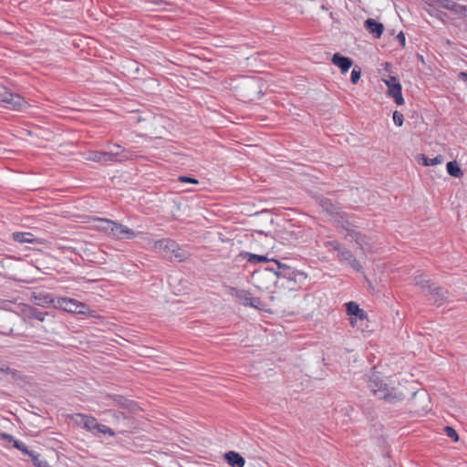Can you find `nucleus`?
Returning <instances> with one entry per match:
<instances>
[{
    "label": "nucleus",
    "mask_w": 467,
    "mask_h": 467,
    "mask_svg": "<svg viewBox=\"0 0 467 467\" xmlns=\"http://www.w3.org/2000/svg\"><path fill=\"white\" fill-rule=\"evenodd\" d=\"M275 263V279L284 278L288 282L302 283L306 279V275L301 271L293 269L291 266L281 263L278 260H273Z\"/></svg>",
    "instance_id": "4"
},
{
    "label": "nucleus",
    "mask_w": 467,
    "mask_h": 467,
    "mask_svg": "<svg viewBox=\"0 0 467 467\" xmlns=\"http://www.w3.org/2000/svg\"><path fill=\"white\" fill-rule=\"evenodd\" d=\"M397 39L402 47H405L406 38L403 32H400L397 36Z\"/></svg>",
    "instance_id": "43"
},
{
    "label": "nucleus",
    "mask_w": 467,
    "mask_h": 467,
    "mask_svg": "<svg viewBox=\"0 0 467 467\" xmlns=\"http://www.w3.org/2000/svg\"><path fill=\"white\" fill-rule=\"evenodd\" d=\"M179 182H188V183H192V184H198L199 183V181L193 177H190V176H180L179 177Z\"/></svg>",
    "instance_id": "41"
},
{
    "label": "nucleus",
    "mask_w": 467,
    "mask_h": 467,
    "mask_svg": "<svg viewBox=\"0 0 467 467\" xmlns=\"http://www.w3.org/2000/svg\"><path fill=\"white\" fill-rule=\"evenodd\" d=\"M55 308L76 314H86L88 309L84 303L69 297H57Z\"/></svg>",
    "instance_id": "8"
},
{
    "label": "nucleus",
    "mask_w": 467,
    "mask_h": 467,
    "mask_svg": "<svg viewBox=\"0 0 467 467\" xmlns=\"http://www.w3.org/2000/svg\"><path fill=\"white\" fill-rule=\"evenodd\" d=\"M117 152H108V151H98V150H89V161H96L106 163L109 161H117Z\"/></svg>",
    "instance_id": "17"
},
{
    "label": "nucleus",
    "mask_w": 467,
    "mask_h": 467,
    "mask_svg": "<svg viewBox=\"0 0 467 467\" xmlns=\"http://www.w3.org/2000/svg\"><path fill=\"white\" fill-rule=\"evenodd\" d=\"M1 333L3 335H13L14 334V331H13V328H8L6 330H4V331H1Z\"/></svg>",
    "instance_id": "46"
},
{
    "label": "nucleus",
    "mask_w": 467,
    "mask_h": 467,
    "mask_svg": "<svg viewBox=\"0 0 467 467\" xmlns=\"http://www.w3.org/2000/svg\"><path fill=\"white\" fill-rule=\"evenodd\" d=\"M240 256L243 259H245L248 263L254 264V265L262 263V262H270V261L273 262V260H274V259L267 258L265 255L254 254H252L249 252H242L240 254Z\"/></svg>",
    "instance_id": "24"
},
{
    "label": "nucleus",
    "mask_w": 467,
    "mask_h": 467,
    "mask_svg": "<svg viewBox=\"0 0 467 467\" xmlns=\"http://www.w3.org/2000/svg\"><path fill=\"white\" fill-rule=\"evenodd\" d=\"M446 169H447V172L449 173V175L455 177V178H460L463 174L461 166L459 165V163L456 161H449L446 164Z\"/></svg>",
    "instance_id": "26"
},
{
    "label": "nucleus",
    "mask_w": 467,
    "mask_h": 467,
    "mask_svg": "<svg viewBox=\"0 0 467 467\" xmlns=\"http://www.w3.org/2000/svg\"><path fill=\"white\" fill-rule=\"evenodd\" d=\"M112 224L113 221L109 219L89 215V231L95 230L110 235Z\"/></svg>",
    "instance_id": "11"
},
{
    "label": "nucleus",
    "mask_w": 467,
    "mask_h": 467,
    "mask_svg": "<svg viewBox=\"0 0 467 467\" xmlns=\"http://www.w3.org/2000/svg\"><path fill=\"white\" fill-rule=\"evenodd\" d=\"M364 26L370 34L374 35L376 38H379L384 30L383 24L373 18H368L364 22Z\"/></svg>",
    "instance_id": "21"
},
{
    "label": "nucleus",
    "mask_w": 467,
    "mask_h": 467,
    "mask_svg": "<svg viewBox=\"0 0 467 467\" xmlns=\"http://www.w3.org/2000/svg\"><path fill=\"white\" fill-rule=\"evenodd\" d=\"M347 237H349L351 240L355 241V243L360 246V248H363V244H366L365 241V235H363L361 233L357 232L355 230H348L347 234Z\"/></svg>",
    "instance_id": "29"
},
{
    "label": "nucleus",
    "mask_w": 467,
    "mask_h": 467,
    "mask_svg": "<svg viewBox=\"0 0 467 467\" xmlns=\"http://www.w3.org/2000/svg\"><path fill=\"white\" fill-rule=\"evenodd\" d=\"M270 299H271V300H275L274 296H270Z\"/></svg>",
    "instance_id": "53"
},
{
    "label": "nucleus",
    "mask_w": 467,
    "mask_h": 467,
    "mask_svg": "<svg viewBox=\"0 0 467 467\" xmlns=\"http://www.w3.org/2000/svg\"><path fill=\"white\" fill-rule=\"evenodd\" d=\"M88 262H89V268H90V267H91L90 264H91V263H94V262H96V261H95V259H93V258H89V259H88Z\"/></svg>",
    "instance_id": "50"
},
{
    "label": "nucleus",
    "mask_w": 467,
    "mask_h": 467,
    "mask_svg": "<svg viewBox=\"0 0 467 467\" xmlns=\"http://www.w3.org/2000/svg\"><path fill=\"white\" fill-rule=\"evenodd\" d=\"M78 417L81 418V423L83 425V428L88 429V417L81 414H78Z\"/></svg>",
    "instance_id": "44"
},
{
    "label": "nucleus",
    "mask_w": 467,
    "mask_h": 467,
    "mask_svg": "<svg viewBox=\"0 0 467 467\" xmlns=\"http://www.w3.org/2000/svg\"><path fill=\"white\" fill-rule=\"evenodd\" d=\"M415 285L420 287L423 290H429L433 286V283L431 280L426 279L424 275H418L414 277Z\"/></svg>",
    "instance_id": "30"
},
{
    "label": "nucleus",
    "mask_w": 467,
    "mask_h": 467,
    "mask_svg": "<svg viewBox=\"0 0 467 467\" xmlns=\"http://www.w3.org/2000/svg\"><path fill=\"white\" fill-rule=\"evenodd\" d=\"M334 251L337 252V257L340 262L347 264L356 272H361L363 267L358 260L356 259L353 253L337 241L329 243Z\"/></svg>",
    "instance_id": "5"
},
{
    "label": "nucleus",
    "mask_w": 467,
    "mask_h": 467,
    "mask_svg": "<svg viewBox=\"0 0 467 467\" xmlns=\"http://www.w3.org/2000/svg\"><path fill=\"white\" fill-rule=\"evenodd\" d=\"M252 278L255 286L261 290L268 289L271 285L276 283L274 267H265L254 271L252 275Z\"/></svg>",
    "instance_id": "6"
},
{
    "label": "nucleus",
    "mask_w": 467,
    "mask_h": 467,
    "mask_svg": "<svg viewBox=\"0 0 467 467\" xmlns=\"http://www.w3.org/2000/svg\"><path fill=\"white\" fill-rule=\"evenodd\" d=\"M423 164L425 166H434L443 162L444 158L442 155H437L436 157L430 159L425 155H422Z\"/></svg>",
    "instance_id": "33"
},
{
    "label": "nucleus",
    "mask_w": 467,
    "mask_h": 467,
    "mask_svg": "<svg viewBox=\"0 0 467 467\" xmlns=\"http://www.w3.org/2000/svg\"><path fill=\"white\" fill-rule=\"evenodd\" d=\"M331 61L335 66L340 68L342 73L348 72L353 66V60L350 57H345L339 53L334 54Z\"/></svg>",
    "instance_id": "20"
},
{
    "label": "nucleus",
    "mask_w": 467,
    "mask_h": 467,
    "mask_svg": "<svg viewBox=\"0 0 467 467\" xmlns=\"http://www.w3.org/2000/svg\"><path fill=\"white\" fill-rule=\"evenodd\" d=\"M361 72L358 68H353L350 75V80L353 84H357L360 79Z\"/></svg>",
    "instance_id": "40"
},
{
    "label": "nucleus",
    "mask_w": 467,
    "mask_h": 467,
    "mask_svg": "<svg viewBox=\"0 0 467 467\" xmlns=\"http://www.w3.org/2000/svg\"><path fill=\"white\" fill-rule=\"evenodd\" d=\"M0 370L6 371V370H8V367H5V365H3L2 367L0 366Z\"/></svg>",
    "instance_id": "48"
},
{
    "label": "nucleus",
    "mask_w": 467,
    "mask_h": 467,
    "mask_svg": "<svg viewBox=\"0 0 467 467\" xmlns=\"http://www.w3.org/2000/svg\"><path fill=\"white\" fill-rule=\"evenodd\" d=\"M109 399L112 400V404L126 410L130 413L136 412L139 410L137 402L125 396L112 394L109 396Z\"/></svg>",
    "instance_id": "12"
},
{
    "label": "nucleus",
    "mask_w": 467,
    "mask_h": 467,
    "mask_svg": "<svg viewBox=\"0 0 467 467\" xmlns=\"http://www.w3.org/2000/svg\"><path fill=\"white\" fill-rule=\"evenodd\" d=\"M345 306L348 316H354L357 319L360 320L361 322L368 321L367 312L360 308L356 302H348L345 304Z\"/></svg>",
    "instance_id": "18"
},
{
    "label": "nucleus",
    "mask_w": 467,
    "mask_h": 467,
    "mask_svg": "<svg viewBox=\"0 0 467 467\" xmlns=\"http://www.w3.org/2000/svg\"><path fill=\"white\" fill-rule=\"evenodd\" d=\"M357 320L350 319V324L354 327Z\"/></svg>",
    "instance_id": "51"
},
{
    "label": "nucleus",
    "mask_w": 467,
    "mask_h": 467,
    "mask_svg": "<svg viewBox=\"0 0 467 467\" xmlns=\"http://www.w3.org/2000/svg\"><path fill=\"white\" fill-rule=\"evenodd\" d=\"M228 293L230 296L234 297L239 304L244 306H249L250 301L252 300V294L249 291L230 286L228 288Z\"/></svg>",
    "instance_id": "16"
},
{
    "label": "nucleus",
    "mask_w": 467,
    "mask_h": 467,
    "mask_svg": "<svg viewBox=\"0 0 467 467\" xmlns=\"http://www.w3.org/2000/svg\"><path fill=\"white\" fill-rule=\"evenodd\" d=\"M13 446L19 450L24 455H30L33 451L28 450L27 446L19 440L14 441Z\"/></svg>",
    "instance_id": "36"
},
{
    "label": "nucleus",
    "mask_w": 467,
    "mask_h": 467,
    "mask_svg": "<svg viewBox=\"0 0 467 467\" xmlns=\"http://www.w3.org/2000/svg\"><path fill=\"white\" fill-rule=\"evenodd\" d=\"M89 432L97 438L114 437L116 432L105 424L97 422V419L89 415Z\"/></svg>",
    "instance_id": "9"
},
{
    "label": "nucleus",
    "mask_w": 467,
    "mask_h": 467,
    "mask_svg": "<svg viewBox=\"0 0 467 467\" xmlns=\"http://www.w3.org/2000/svg\"><path fill=\"white\" fill-rule=\"evenodd\" d=\"M249 306L260 311L269 312V310L266 308L265 304L258 297L252 296V300L250 301Z\"/></svg>",
    "instance_id": "35"
},
{
    "label": "nucleus",
    "mask_w": 467,
    "mask_h": 467,
    "mask_svg": "<svg viewBox=\"0 0 467 467\" xmlns=\"http://www.w3.org/2000/svg\"><path fill=\"white\" fill-rule=\"evenodd\" d=\"M0 101L6 109L13 110H21L26 106V101L22 96L10 92L4 87H0Z\"/></svg>",
    "instance_id": "7"
},
{
    "label": "nucleus",
    "mask_w": 467,
    "mask_h": 467,
    "mask_svg": "<svg viewBox=\"0 0 467 467\" xmlns=\"http://www.w3.org/2000/svg\"><path fill=\"white\" fill-rule=\"evenodd\" d=\"M263 82L256 78H244L240 85L239 95L244 101H255L264 95Z\"/></svg>",
    "instance_id": "3"
},
{
    "label": "nucleus",
    "mask_w": 467,
    "mask_h": 467,
    "mask_svg": "<svg viewBox=\"0 0 467 467\" xmlns=\"http://www.w3.org/2000/svg\"><path fill=\"white\" fill-rule=\"evenodd\" d=\"M88 344H89V349H90L91 348H93V347H94V346H93V342H92V341H90V340H89V341H88Z\"/></svg>",
    "instance_id": "52"
},
{
    "label": "nucleus",
    "mask_w": 467,
    "mask_h": 467,
    "mask_svg": "<svg viewBox=\"0 0 467 467\" xmlns=\"http://www.w3.org/2000/svg\"><path fill=\"white\" fill-rule=\"evenodd\" d=\"M428 292L432 296L435 303L441 305L446 299L447 291L443 288L435 285L433 283V286L428 290Z\"/></svg>",
    "instance_id": "25"
},
{
    "label": "nucleus",
    "mask_w": 467,
    "mask_h": 467,
    "mask_svg": "<svg viewBox=\"0 0 467 467\" xmlns=\"http://www.w3.org/2000/svg\"><path fill=\"white\" fill-rule=\"evenodd\" d=\"M110 235L118 239H133L135 238L136 234L132 229L113 222Z\"/></svg>",
    "instance_id": "15"
},
{
    "label": "nucleus",
    "mask_w": 467,
    "mask_h": 467,
    "mask_svg": "<svg viewBox=\"0 0 467 467\" xmlns=\"http://www.w3.org/2000/svg\"><path fill=\"white\" fill-rule=\"evenodd\" d=\"M35 304L41 306H53L55 307V301L57 297H55L52 294L48 293H38L34 296Z\"/></svg>",
    "instance_id": "22"
},
{
    "label": "nucleus",
    "mask_w": 467,
    "mask_h": 467,
    "mask_svg": "<svg viewBox=\"0 0 467 467\" xmlns=\"http://www.w3.org/2000/svg\"><path fill=\"white\" fill-rule=\"evenodd\" d=\"M385 84L388 87V94L389 97L394 99L397 105H402L404 99L401 93V85L396 77H389L388 79H384Z\"/></svg>",
    "instance_id": "10"
},
{
    "label": "nucleus",
    "mask_w": 467,
    "mask_h": 467,
    "mask_svg": "<svg viewBox=\"0 0 467 467\" xmlns=\"http://www.w3.org/2000/svg\"><path fill=\"white\" fill-rule=\"evenodd\" d=\"M453 13L456 15L467 16V5H462L456 3Z\"/></svg>",
    "instance_id": "39"
},
{
    "label": "nucleus",
    "mask_w": 467,
    "mask_h": 467,
    "mask_svg": "<svg viewBox=\"0 0 467 467\" xmlns=\"http://www.w3.org/2000/svg\"><path fill=\"white\" fill-rule=\"evenodd\" d=\"M31 461L36 467H48L47 462L45 460H42L40 454L36 451H32L29 455Z\"/></svg>",
    "instance_id": "34"
},
{
    "label": "nucleus",
    "mask_w": 467,
    "mask_h": 467,
    "mask_svg": "<svg viewBox=\"0 0 467 467\" xmlns=\"http://www.w3.org/2000/svg\"><path fill=\"white\" fill-rule=\"evenodd\" d=\"M107 287L109 285L104 279L89 278V295L103 297L102 292L105 293Z\"/></svg>",
    "instance_id": "19"
},
{
    "label": "nucleus",
    "mask_w": 467,
    "mask_h": 467,
    "mask_svg": "<svg viewBox=\"0 0 467 467\" xmlns=\"http://www.w3.org/2000/svg\"><path fill=\"white\" fill-rule=\"evenodd\" d=\"M103 413L104 415H109L111 418L109 422L115 425H119L121 420L128 419V416H126L124 412H119L114 410H107Z\"/></svg>",
    "instance_id": "27"
},
{
    "label": "nucleus",
    "mask_w": 467,
    "mask_h": 467,
    "mask_svg": "<svg viewBox=\"0 0 467 467\" xmlns=\"http://www.w3.org/2000/svg\"><path fill=\"white\" fill-rule=\"evenodd\" d=\"M89 278L101 279L100 277L98 276V275L96 273H94L93 270H90V269H89Z\"/></svg>",
    "instance_id": "45"
},
{
    "label": "nucleus",
    "mask_w": 467,
    "mask_h": 467,
    "mask_svg": "<svg viewBox=\"0 0 467 467\" xmlns=\"http://www.w3.org/2000/svg\"><path fill=\"white\" fill-rule=\"evenodd\" d=\"M150 1L154 3V4H157V5L162 3L161 0H150Z\"/></svg>",
    "instance_id": "49"
},
{
    "label": "nucleus",
    "mask_w": 467,
    "mask_h": 467,
    "mask_svg": "<svg viewBox=\"0 0 467 467\" xmlns=\"http://www.w3.org/2000/svg\"><path fill=\"white\" fill-rule=\"evenodd\" d=\"M460 77L462 80L467 81V72H461Z\"/></svg>",
    "instance_id": "47"
},
{
    "label": "nucleus",
    "mask_w": 467,
    "mask_h": 467,
    "mask_svg": "<svg viewBox=\"0 0 467 467\" xmlns=\"http://www.w3.org/2000/svg\"><path fill=\"white\" fill-rule=\"evenodd\" d=\"M154 248L163 257L169 259L175 258L180 262L185 261L190 256L187 250L181 247L171 239H161L155 242Z\"/></svg>",
    "instance_id": "2"
},
{
    "label": "nucleus",
    "mask_w": 467,
    "mask_h": 467,
    "mask_svg": "<svg viewBox=\"0 0 467 467\" xmlns=\"http://www.w3.org/2000/svg\"><path fill=\"white\" fill-rule=\"evenodd\" d=\"M89 330L107 331L110 329V323L104 320V317L89 309Z\"/></svg>",
    "instance_id": "13"
},
{
    "label": "nucleus",
    "mask_w": 467,
    "mask_h": 467,
    "mask_svg": "<svg viewBox=\"0 0 467 467\" xmlns=\"http://www.w3.org/2000/svg\"><path fill=\"white\" fill-rule=\"evenodd\" d=\"M0 438L4 441L13 442V443H14V441H16L11 434H8L5 432L0 433Z\"/></svg>",
    "instance_id": "42"
},
{
    "label": "nucleus",
    "mask_w": 467,
    "mask_h": 467,
    "mask_svg": "<svg viewBox=\"0 0 467 467\" xmlns=\"http://www.w3.org/2000/svg\"><path fill=\"white\" fill-rule=\"evenodd\" d=\"M393 121H394V123H395L397 126H399V127L402 126V125H403V122H404V117H403V114H402V113H400V112H399V111H397V110H395V111L393 112Z\"/></svg>",
    "instance_id": "38"
},
{
    "label": "nucleus",
    "mask_w": 467,
    "mask_h": 467,
    "mask_svg": "<svg viewBox=\"0 0 467 467\" xmlns=\"http://www.w3.org/2000/svg\"><path fill=\"white\" fill-rule=\"evenodd\" d=\"M424 4L430 7V9H426V11L431 16H434L432 9L438 12L439 8H444L453 13L456 2L451 0H424ZM435 16L439 17V14L437 13Z\"/></svg>",
    "instance_id": "14"
},
{
    "label": "nucleus",
    "mask_w": 467,
    "mask_h": 467,
    "mask_svg": "<svg viewBox=\"0 0 467 467\" xmlns=\"http://www.w3.org/2000/svg\"><path fill=\"white\" fill-rule=\"evenodd\" d=\"M444 433L447 437L451 438L453 441H459V435L457 431L451 426L444 427Z\"/></svg>",
    "instance_id": "37"
},
{
    "label": "nucleus",
    "mask_w": 467,
    "mask_h": 467,
    "mask_svg": "<svg viewBox=\"0 0 467 467\" xmlns=\"http://www.w3.org/2000/svg\"><path fill=\"white\" fill-rule=\"evenodd\" d=\"M13 240L20 243V244H26V243H33V234L31 233H21V232H16L12 234Z\"/></svg>",
    "instance_id": "28"
},
{
    "label": "nucleus",
    "mask_w": 467,
    "mask_h": 467,
    "mask_svg": "<svg viewBox=\"0 0 467 467\" xmlns=\"http://www.w3.org/2000/svg\"><path fill=\"white\" fill-rule=\"evenodd\" d=\"M319 204L323 208V210L328 213H334L336 211V207L330 199L320 198Z\"/></svg>",
    "instance_id": "32"
},
{
    "label": "nucleus",
    "mask_w": 467,
    "mask_h": 467,
    "mask_svg": "<svg viewBox=\"0 0 467 467\" xmlns=\"http://www.w3.org/2000/svg\"><path fill=\"white\" fill-rule=\"evenodd\" d=\"M46 316H47V313L45 311H42L36 307H31L27 311V317L29 318L36 319L39 321H44Z\"/></svg>",
    "instance_id": "31"
},
{
    "label": "nucleus",
    "mask_w": 467,
    "mask_h": 467,
    "mask_svg": "<svg viewBox=\"0 0 467 467\" xmlns=\"http://www.w3.org/2000/svg\"><path fill=\"white\" fill-rule=\"evenodd\" d=\"M368 389L379 400L389 403H396L405 399V395L395 388H389L376 373H373L368 380Z\"/></svg>",
    "instance_id": "1"
},
{
    "label": "nucleus",
    "mask_w": 467,
    "mask_h": 467,
    "mask_svg": "<svg viewBox=\"0 0 467 467\" xmlns=\"http://www.w3.org/2000/svg\"><path fill=\"white\" fill-rule=\"evenodd\" d=\"M224 459L226 460L227 463L232 467H244L245 462L243 456H241L238 452L233 451L226 452L224 454Z\"/></svg>",
    "instance_id": "23"
}]
</instances>
